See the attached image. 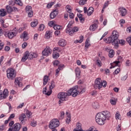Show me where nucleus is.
Masks as SVG:
<instances>
[{"label":"nucleus","instance_id":"9b49d317","mask_svg":"<svg viewBox=\"0 0 131 131\" xmlns=\"http://www.w3.org/2000/svg\"><path fill=\"white\" fill-rule=\"evenodd\" d=\"M119 13L121 17H124L126 15L127 11L126 9L124 7H121L118 8Z\"/></svg>","mask_w":131,"mask_h":131},{"label":"nucleus","instance_id":"bf43d9fd","mask_svg":"<svg viewBox=\"0 0 131 131\" xmlns=\"http://www.w3.org/2000/svg\"><path fill=\"white\" fill-rule=\"evenodd\" d=\"M120 71V68H118V69H117L114 71V73L115 74H118V73H119Z\"/></svg>","mask_w":131,"mask_h":131},{"label":"nucleus","instance_id":"0e129e2a","mask_svg":"<svg viewBox=\"0 0 131 131\" xmlns=\"http://www.w3.org/2000/svg\"><path fill=\"white\" fill-rule=\"evenodd\" d=\"M14 117H15V114H12L11 115H10V116L8 118L9 120H11V118H14Z\"/></svg>","mask_w":131,"mask_h":131},{"label":"nucleus","instance_id":"4d7b16f0","mask_svg":"<svg viewBox=\"0 0 131 131\" xmlns=\"http://www.w3.org/2000/svg\"><path fill=\"white\" fill-rule=\"evenodd\" d=\"M54 5V2H52L51 3H49L47 4V7L48 9L51 8V7Z\"/></svg>","mask_w":131,"mask_h":131},{"label":"nucleus","instance_id":"cd10ccee","mask_svg":"<svg viewBox=\"0 0 131 131\" xmlns=\"http://www.w3.org/2000/svg\"><path fill=\"white\" fill-rule=\"evenodd\" d=\"M119 61H115L114 62V64H115V66H113V63H111V67H110V69H112V68H115L116 66H119L118 64H119Z\"/></svg>","mask_w":131,"mask_h":131},{"label":"nucleus","instance_id":"680f3d73","mask_svg":"<svg viewBox=\"0 0 131 131\" xmlns=\"http://www.w3.org/2000/svg\"><path fill=\"white\" fill-rule=\"evenodd\" d=\"M108 5H109V1H107L104 3L103 5V9H105L106 7H107Z\"/></svg>","mask_w":131,"mask_h":131},{"label":"nucleus","instance_id":"f704fd0d","mask_svg":"<svg viewBox=\"0 0 131 131\" xmlns=\"http://www.w3.org/2000/svg\"><path fill=\"white\" fill-rule=\"evenodd\" d=\"M27 32H26V31L24 32L20 36V38H23L24 39H25V38H26V37H27Z\"/></svg>","mask_w":131,"mask_h":131},{"label":"nucleus","instance_id":"dca6fc26","mask_svg":"<svg viewBox=\"0 0 131 131\" xmlns=\"http://www.w3.org/2000/svg\"><path fill=\"white\" fill-rule=\"evenodd\" d=\"M6 13H8V14H11L12 12H14V9L11 5H7L6 7Z\"/></svg>","mask_w":131,"mask_h":131},{"label":"nucleus","instance_id":"1a4fd4ad","mask_svg":"<svg viewBox=\"0 0 131 131\" xmlns=\"http://www.w3.org/2000/svg\"><path fill=\"white\" fill-rule=\"evenodd\" d=\"M51 54H52V49L48 47H47L42 52L43 56H46V57H48V56L51 55Z\"/></svg>","mask_w":131,"mask_h":131},{"label":"nucleus","instance_id":"a19ab883","mask_svg":"<svg viewBox=\"0 0 131 131\" xmlns=\"http://www.w3.org/2000/svg\"><path fill=\"white\" fill-rule=\"evenodd\" d=\"M96 64L99 67H102V62L101 61V60H100V59H97L96 60Z\"/></svg>","mask_w":131,"mask_h":131},{"label":"nucleus","instance_id":"20e7f679","mask_svg":"<svg viewBox=\"0 0 131 131\" xmlns=\"http://www.w3.org/2000/svg\"><path fill=\"white\" fill-rule=\"evenodd\" d=\"M68 92V96H72L73 98H75L78 96L79 94V91H78V86H75L73 88L69 90Z\"/></svg>","mask_w":131,"mask_h":131},{"label":"nucleus","instance_id":"39448f33","mask_svg":"<svg viewBox=\"0 0 131 131\" xmlns=\"http://www.w3.org/2000/svg\"><path fill=\"white\" fill-rule=\"evenodd\" d=\"M7 77L8 79L13 80L15 77H16V73H15V70L14 69L9 68L7 71Z\"/></svg>","mask_w":131,"mask_h":131},{"label":"nucleus","instance_id":"864d4df0","mask_svg":"<svg viewBox=\"0 0 131 131\" xmlns=\"http://www.w3.org/2000/svg\"><path fill=\"white\" fill-rule=\"evenodd\" d=\"M127 79V74H126L121 77V80L124 81V80H126Z\"/></svg>","mask_w":131,"mask_h":131},{"label":"nucleus","instance_id":"79ce46f5","mask_svg":"<svg viewBox=\"0 0 131 131\" xmlns=\"http://www.w3.org/2000/svg\"><path fill=\"white\" fill-rule=\"evenodd\" d=\"M26 115H27V116L29 118H31V116L32 115V113L31 112L29 111H27Z\"/></svg>","mask_w":131,"mask_h":131},{"label":"nucleus","instance_id":"4468645a","mask_svg":"<svg viewBox=\"0 0 131 131\" xmlns=\"http://www.w3.org/2000/svg\"><path fill=\"white\" fill-rule=\"evenodd\" d=\"M8 94L9 91H8V89H5L3 94H2V92L0 93L1 99H5V98H7Z\"/></svg>","mask_w":131,"mask_h":131},{"label":"nucleus","instance_id":"de8ad7c7","mask_svg":"<svg viewBox=\"0 0 131 131\" xmlns=\"http://www.w3.org/2000/svg\"><path fill=\"white\" fill-rule=\"evenodd\" d=\"M15 84L18 85V86H20L21 85V82L19 81L18 79H15Z\"/></svg>","mask_w":131,"mask_h":131},{"label":"nucleus","instance_id":"774afa93","mask_svg":"<svg viewBox=\"0 0 131 131\" xmlns=\"http://www.w3.org/2000/svg\"><path fill=\"white\" fill-rule=\"evenodd\" d=\"M126 66H130V61L129 60H127L125 62Z\"/></svg>","mask_w":131,"mask_h":131},{"label":"nucleus","instance_id":"7ed1b4c3","mask_svg":"<svg viewBox=\"0 0 131 131\" xmlns=\"http://www.w3.org/2000/svg\"><path fill=\"white\" fill-rule=\"evenodd\" d=\"M72 24H73V23L72 21H70L66 30V33H69V35H71V36L74 34L75 32H77V31H78V28L77 27L72 28Z\"/></svg>","mask_w":131,"mask_h":131},{"label":"nucleus","instance_id":"473e14b6","mask_svg":"<svg viewBox=\"0 0 131 131\" xmlns=\"http://www.w3.org/2000/svg\"><path fill=\"white\" fill-rule=\"evenodd\" d=\"M108 56L110 58H113V57H114V50H110L108 52Z\"/></svg>","mask_w":131,"mask_h":131},{"label":"nucleus","instance_id":"13d9d810","mask_svg":"<svg viewBox=\"0 0 131 131\" xmlns=\"http://www.w3.org/2000/svg\"><path fill=\"white\" fill-rule=\"evenodd\" d=\"M110 103L112 104V105H116V101L113 99L110 100Z\"/></svg>","mask_w":131,"mask_h":131},{"label":"nucleus","instance_id":"e2e57ef3","mask_svg":"<svg viewBox=\"0 0 131 131\" xmlns=\"http://www.w3.org/2000/svg\"><path fill=\"white\" fill-rule=\"evenodd\" d=\"M21 47H22L23 49H25V48H26V47H27V43L26 42H24L22 44Z\"/></svg>","mask_w":131,"mask_h":131},{"label":"nucleus","instance_id":"f03ea898","mask_svg":"<svg viewBox=\"0 0 131 131\" xmlns=\"http://www.w3.org/2000/svg\"><path fill=\"white\" fill-rule=\"evenodd\" d=\"M118 32L116 31H113L112 37H108L107 38H104V41H106V43H112L113 46H114L116 49L118 48Z\"/></svg>","mask_w":131,"mask_h":131},{"label":"nucleus","instance_id":"bb28decb","mask_svg":"<svg viewBox=\"0 0 131 131\" xmlns=\"http://www.w3.org/2000/svg\"><path fill=\"white\" fill-rule=\"evenodd\" d=\"M66 10L67 13H72V9H71V6L70 5H67L66 6Z\"/></svg>","mask_w":131,"mask_h":131},{"label":"nucleus","instance_id":"58836bf2","mask_svg":"<svg viewBox=\"0 0 131 131\" xmlns=\"http://www.w3.org/2000/svg\"><path fill=\"white\" fill-rule=\"evenodd\" d=\"M37 125V122L36 121H32L31 122V126H33V127H34L35 126H36Z\"/></svg>","mask_w":131,"mask_h":131},{"label":"nucleus","instance_id":"8fccbe9b","mask_svg":"<svg viewBox=\"0 0 131 131\" xmlns=\"http://www.w3.org/2000/svg\"><path fill=\"white\" fill-rule=\"evenodd\" d=\"M59 64H60V61H59L58 60H55L53 61V65L54 67L58 66Z\"/></svg>","mask_w":131,"mask_h":131},{"label":"nucleus","instance_id":"6e6552de","mask_svg":"<svg viewBox=\"0 0 131 131\" xmlns=\"http://www.w3.org/2000/svg\"><path fill=\"white\" fill-rule=\"evenodd\" d=\"M101 81L102 80L101 78H97L96 79L94 84V89H95V90H97V89L101 90V89H102Z\"/></svg>","mask_w":131,"mask_h":131},{"label":"nucleus","instance_id":"4c0bfd02","mask_svg":"<svg viewBox=\"0 0 131 131\" xmlns=\"http://www.w3.org/2000/svg\"><path fill=\"white\" fill-rule=\"evenodd\" d=\"M26 14H28V17L29 18H32L33 17V11H30L29 12H27Z\"/></svg>","mask_w":131,"mask_h":131},{"label":"nucleus","instance_id":"37998d69","mask_svg":"<svg viewBox=\"0 0 131 131\" xmlns=\"http://www.w3.org/2000/svg\"><path fill=\"white\" fill-rule=\"evenodd\" d=\"M61 49L60 48H59V47H55L54 49H53V52H56V51L57 52H58V53H60V52H61Z\"/></svg>","mask_w":131,"mask_h":131},{"label":"nucleus","instance_id":"0eeeda50","mask_svg":"<svg viewBox=\"0 0 131 131\" xmlns=\"http://www.w3.org/2000/svg\"><path fill=\"white\" fill-rule=\"evenodd\" d=\"M60 125V122L57 119H54L51 120L50 122L49 127L51 128V129H53V128H56V127H58Z\"/></svg>","mask_w":131,"mask_h":131},{"label":"nucleus","instance_id":"6ab92c4d","mask_svg":"<svg viewBox=\"0 0 131 131\" xmlns=\"http://www.w3.org/2000/svg\"><path fill=\"white\" fill-rule=\"evenodd\" d=\"M49 80H50V79H49V76L45 75L43 79V85H46L47 83H48Z\"/></svg>","mask_w":131,"mask_h":131},{"label":"nucleus","instance_id":"052dcab7","mask_svg":"<svg viewBox=\"0 0 131 131\" xmlns=\"http://www.w3.org/2000/svg\"><path fill=\"white\" fill-rule=\"evenodd\" d=\"M69 17L70 19H73V18H74V14H73V13L70 12L69 13Z\"/></svg>","mask_w":131,"mask_h":131},{"label":"nucleus","instance_id":"338daca9","mask_svg":"<svg viewBox=\"0 0 131 131\" xmlns=\"http://www.w3.org/2000/svg\"><path fill=\"white\" fill-rule=\"evenodd\" d=\"M76 126H77V128H80V129H81V124L80 123H77V125H76Z\"/></svg>","mask_w":131,"mask_h":131},{"label":"nucleus","instance_id":"a211bd4d","mask_svg":"<svg viewBox=\"0 0 131 131\" xmlns=\"http://www.w3.org/2000/svg\"><path fill=\"white\" fill-rule=\"evenodd\" d=\"M28 51H26L24 54V56L21 58V62H25L27 59H28Z\"/></svg>","mask_w":131,"mask_h":131},{"label":"nucleus","instance_id":"3c124183","mask_svg":"<svg viewBox=\"0 0 131 131\" xmlns=\"http://www.w3.org/2000/svg\"><path fill=\"white\" fill-rule=\"evenodd\" d=\"M48 25L50 27H53V26L54 27L55 24L53 21H51L49 23Z\"/></svg>","mask_w":131,"mask_h":131},{"label":"nucleus","instance_id":"4be33fe9","mask_svg":"<svg viewBox=\"0 0 131 131\" xmlns=\"http://www.w3.org/2000/svg\"><path fill=\"white\" fill-rule=\"evenodd\" d=\"M0 16L1 17H5L7 16V11L4 9H0Z\"/></svg>","mask_w":131,"mask_h":131},{"label":"nucleus","instance_id":"393cba45","mask_svg":"<svg viewBox=\"0 0 131 131\" xmlns=\"http://www.w3.org/2000/svg\"><path fill=\"white\" fill-rule=\"evenodd\" d=\"M93 13H94V8L91 7L88 9V11L87 12V15L88 16H91V15H92Z\"/></svg>","mask_w":131,"mask_h":131},{"label":"nucleus","instance_id":"f3484780","mask_svg":"<svg viewBox=\"0 0 131 131\" xmlns=\"http://www.w3.org/2000/svg\"><path fill=\"white\" fill-rule=\"evenodd\" d=\"M67 45V42L64 39H60L58 41V45L60 47H65Z\"/></svg>","mask_w":131,"mask_h":131},{"label":"nucleus","instance_id":"c756f323","mask_svg":"<svg viewBox=\"0 0 131 131\" xmlns=\"http://www.w3.org/2000/svg\"><path fill=\"white\" fill-rule=\"evenodd\" d=\"M79 38H80L79 40H75V42L76 43H81V42L83 41V36H80Z\"/></svg>","mask_w":131,"mask_h":131},{"label":"nucleus","instance_id":"2eb2a0df","mask_svg":"<svg viewBox=\"0 0 131 131\" xmlns=\"http://www.w3.org/2000/svg\"><path fill=\"white\" fill-rule=\"evenodd\" d=\"M28 58L30 60L33 59V58H37V54L34 53H29V51H28Z\"/></svg>","mask_w":131,"mask_h":131},{"label":"nucleus","instance_id":"aec40b11","mask_svg":"<svg viewBox=\"0 0 131 131\" xmlns=\"http://www.w3.org/2000/svg\"><path fill=\"white\" fill-rule=\"evenodd\" d=\"M26 118V115L25 114H21L19 116V120L20 121V123H23L24 121V119Z\"/></svg>","mask_w":131,"mask_h":131},{"label":"nucleus","instance_id":"69168bd1","mask_svg":"<svg viewBox=\"0 0 131 131\" xmlns=\"http://www.w3.org/2000/svg\"><path fill=\"white\" fill-rule=\"evenodd\" d=\"M55 35H56V36H59V35H60V31L59 30L55 31Z\"/></svg>","mask_w":131,"mask_h":131},{"label":"nucleus","instance_id":"5701e85b","mask_svg":"<svg viewBox=\"0 0 131 131\" xmlns=\"http://www.w3.org/2000/svg\"><path fill=\"white\" fill-rule=\"evenodd\" d=\"M66 115L67 116V119H66V122L67 123H69V122H70V121H71V115H70V114L68 112L66 113Z\"/></svg>","mask_w":131,"mask_h":131},{"label":"nucleus","instance_id":"603ef678","mask_svg":"<svg viewBox=\"0 0 131 131\" xmlns=\"http://www.w3.org/2000/svg\"><path fill=\"white\" fill-rule=\"evenodd\" d=\"M101 84H102V88H106V85H107V82H106V81H103V82H102L101 81Z\"/></svg>","mask_w":131,"mask_h":131},{"label":"nucleus","instance_id":"e433bc0d","mask_svg":"<svg viewBox=\"0 0 131 131\" xmlns=\"http://www.w3.org/2000/svg\"><path fill=\"white\" fill-rule=\"evenodd\" d=\"M55 82L54 81H52L51 82V85L49 86L50 90H53L54 88H55Z\"/></svg>","mask_w":131,"mask_h":131},{"label":"nucleus","instance_id":"ddd939ff","mask_svg":"<svg viewBox=\"0 0 131 131\" xmlns=\"http://www.w3.org/2000/svg\"><path fill=\"white\" fill-rule=\"evenodd\" d=\"M58 13H59V10L58 9H56L52 12H51L50 14L51 19L55 18L57 15H58Z\"/></svg>","mask_w":131,"mask_h":131},{"label":"nucleus","instance_id":"7c9ffc66","mask_svg":"<svg viewBox=\"0 0 131 131\" xmlns=\"http://www.w3.org/2000/svg\"><path fill=\"white\" fill-rule=\"evenodd\" d=\"M75 73L77 77H79L80 76V69H79L78 68H76Z\"/></svg>","mask_w":131,"mask_h":131},{"label":"nucleus","instance_id":"f257e3e1","mask_svg":"<svg viewBox=\"0 0 131 131\" xmlns=\"http://www.w3.org/2000/svg\"><path fill=\"white\" fill-rule=\"evenodd\" d=\"M111 116L110 112L107 111L98 113L95 117L96 121L99 125H104L106 123V119H109Z\"/></svg>","mask_w":131,"mask_h":131},{"label":"nucleus","instance_id":"2f4dec72","mask_svg":"<svg viewBox=\"0 0 131 131\" xmlns=\"http://www.w3.org/2000/svg\"><path fill=\"white\" fill-rule=\"evenodd\" d=\"M92 106L94 109H99L100 108V105L98 102H94L92 104Z\"/></svg>","mask_w":131,"mask_h":131},{"label":"nucleus","instance_id":"a18cd8bd","mask_svg":"<svg viewBox=\"0 0 131 131\" xmlns=\"http://www.w3.org/2000/svg\"><path fill=\"white\" fill-rule=\"evenodd\" d=\"M89 40L86 39L85 42V48H86V49H88V48H89L90 46H91V44L89 43Z\"/></svg>","mask_w":131,"mask_h":131},{"label":"nucleus","instance_id":"423d86ee","mask_svg":"<svg viewBox=\"0 0 131 131\" xmlns=\"http://www.w3.org/2000/svg\"><path fill=\"white\" fill-rule=\"evenodd\" d=\"M68 92H60L58 93L57 95V98L59 99V101L58 102L59 104H61V101H67L68 100Z\"/></svg>","mask_w":131,"mask_h":131},{"label":"nucleus","instance_id":"ea45409f","mask_svg":"<svg viewBox=\"0 0 131 131\" xmlns=\"http://www.w3.org/2000/svg\"><path fill=\"white\" fill-rule=\"evenodd\" d=\"M53 28L55 30H60V29H61V27L59 25L55 24L53 26Z\"/></svg>","mask_w":131,"mask_h":131},{"label":"nucleus","instance_id":"c9c22d12","mask_svg":"<svg viewBox=\"0 0 131 131\" xmlns=\"http://www.w3.org/2000/svg\"><path fill=\"white\" fill-rule=\"evenodd\" d=\"M45 36L47 39H49L51 37V32L47 31L46 33Z\"/></svg>","mask_w":131,"mask_h":131},{"label":"nucleus","instance_id":"b1692460","mask_svg":"<svg viewBox=\"0 0 131 131\" xmlns=\"http://www.w3.org/2000/svg\"><path fill=\"white\" fill-rule=\"evenodd\" d=\"M97 28L98 25H97V24H94L90 27V30L92 31H95V30H96Z\"/></svg>","mask_w":131,"mask_h":131},{"label":"nucleus","instance_id":"c85d7f7f","mask_svg":"<svg viewBox=\"0 0 131 131\" xmlns=\"http://www.w3.org/2000/svg\"><path fill=\"white\" fill-rule=\"evenodd\" d=\"M26 13L31 12L32 11V7L31 6H27L25 8Z\"/></svg>","mask_w":131,"mask_h":131},{"label":"nucleus","instance_id":"5fc2aeb1","mask_svg":"<svg viewBox=\"0 0 131 131\" xmlns=\"http://www.w3.org/2000/svg\"><path fill=\"white\" fill-rule=\"evenodd\" d=\"M115 116H116V119H119V116H120V114H119V112H117L116 114H115Z\"/></svg>","mask_w":131,"mask_h":131},{"label":"nucleus","instance_id":"09e8293b","mask_svg":"<svg viewBox=\"0 0 131 131\" xmlns=\"http://www.w3.org/2000/svg\"><path fill=\"white\" fill-rule=\"evenodd\" d=\"M79 4L81 6H83V5H85V4H86V1H79Z\"/></svg>","mask_w":131,"mask_h":131},{"label":"nucleus","instance_id":"a878e982","mask_svg":"<svg viewBox=\"0 0 131 131\" xmlns=\"http://www.w3.org/2000/svg\"><path fill=\"white\" fill-rule=\"evenodd\" d=\"M52 57L53 59H58V58L59 57V54L58 53H57L55 51H53Z\"/></svg>","mask_w":131,"mask_h":131},{"label":"nucleus","instance_id":"f8f14e48","mask_svg":"<svg viewBox=\"0 0 131 131\" xmlns=\"http://www.w3.org/2000/svg\"><path fill=\"white\" fill-rule=\"evenodd\" d=\"M4 35L7 37H8L10 39L13 38L14 36H16L17 35V33L16 32H10L9 33H5Z\"/></svg>","mask_w":131,"mask_h":131},{"label":"nucleus","instance_id":"72a5a7b5","mask_svg":"<svg viewBox=\"0 0 131 131\" xmlns=\"http://www.w3.org/2000/svg\"><path fill=\"white\" fill-rule=\"evenodd\" d=\"M65 116V113L63 111H61L60 113V116L59 117V119L61 120V119H63Z\"/></svg>","mask_w":131,"mask_h":131},{"label":"nucleus","instance_id":"412c9836","mask_svg":"<svg viewBox=\"0 0 131 131\" xmlns=\"http://www.w3.org/2000/svg\"><path fill=\"white\" fill-rule=\"evenodd\" d=\"M37 24H38V20L37 19H35L34 20V21H32L30 24V25L31 27L34 28L36 27L37 26Z\"/></svg>","mask_w":131,"mask_h":131},{"label":"nucleus","instance_id":"c03bdc74","mask_svg":"<svg viewBox=\"0 0 131 131\" xmlns=\"http://www.w3.org/2000/svg\"><path fill=\"white\" fill-rule=\"evenodd\" d=\"M119 43L120 45H121L122 46H123V45H124V43H125V41H124V40H123V39H121V40L118 39V45H119Z\"/></svg>","mask_w":131,"mask_h":131},{"label":"nucleus","instance_id":"49530a36","mask_svg":"<svg viewBox=\"0 0 131 131\" xmlns=\"http://www.w3.org/2000/svg\"><path fill=\"white\" fill-rule=\"evenodd\" d=\"M43 29H45V25L43 24H41L39 27L38 30H39V31H42Z\"/></svg>","mask_w":131,"mask_h":131},{"label":"nucleus","instance_id":"6e6d98bb","mask_svg":"<svg viewBox=\"0 0 131 131\" xmlns=\"http://www.w3.org/2000/svg\"><path fill=\"white\" fill-rule=\"evenodd\" d=\"M52 92L53 91H52V90H50V91H48V92H46V93H45V95H47V96H51Z\"/></svg>","mask_w":131,"mask_h":131},{"label":"nucleus","instance_id":"9d476101","mask_svg":"<svg viewBox=\"0 0 131 131\" xmlns=\"http://www.w3.org/2000/svg\"><path fill=\"white\" fill-rule=\"evenodd\" d=\"M9 6H14V5H18L20 7L23 6V3L21 1H10L9 2Z\"/></svg>","mask_w":131,"mask_h":131}]
</instances>
